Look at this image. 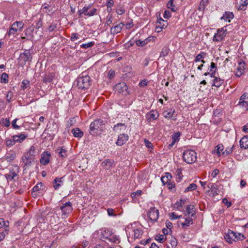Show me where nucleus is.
<instances>
[{"label":"nucleus","instance_id":"obj_34","mask_svg":"<svg viewBox=\"0 0 248 248\" xmlns=\"http://www.w3.org/2000/svg\"><path fill=\"white\" fill-rule=\"evenodd\" d=\"M149 38H147L146 39H144V40H137L135 41V43L137 46H145L149 41Z\"/></svg>","mask_w":248,"mask_h":248},{"label":"nucleus","instance_id":"obj_62","mask_svg":"<svg viewBox=\"0 0 248 248\" xmlns=\"http://www.w3.org/2000/svg\"><path fill=\"white\" fill-rule=\"evenodd\" d=\"M116 12L118 15H122L125 13V10L122 7H120L116 10Z\"/></svg>","mask_w":248,"mask_h":248},{"label":"nucleus","instance_id":"obj_33","mask_svg":"<svg viewBox=\"0 0 248 248\" xmlns=\"http://www.w3.org/2000/svg\"><path fill=\"white\" fill-rule=\"evenodd\" d=\"M148 119H152L153 120H156L159 116L158 113L156 111L152 110L148 114Z\"/></svg>","mask_w":248,"mask_h":248},{"label":"nucleus","instance_id":"obj_26","mask_svg":"<svg viewBox=\"0 0 248 248\" xmlns=\"http://www.w3.org/2000/svg\"><path fill=\"white\" fill-rule=\"evenodd\" d=\"M24 163V170H25L34 164L35 159L32 160H21Z\"/></svg>","mask_w":248,"mask_h":248},{"label":"nucleus","instance_id":"obj_50","mask_svg":"<svg viewBox=\"0 0 248 248\" xmlns=\"http://www.w3.org/2000/svg\"><path fill=\"white\" fill-rule=\"evenodd\" d=\"M94 44V42H91L86 44H83L80 46V47L85 49L92 47Z\"/></svg>","mask_w":248,"mask_h":248},{"label":"nucleus","instance_id":"obj_36","mask_svg":"<svg viewBox=\"0 0 248 248\" xmlns=\"http://www.w3.org/2000/svg\"><path fill=\"white\" fill-rule=\"evenodd\" d=\"M124 126H125L124 124L118 123L114 125V128H113V130L115 132L119 133L122 130V127H124Z\"/></svg>","mask_w":248,"mask_h":248},{"label":"nucleus","instance_id":"obj_46","mask_svg":"<svg viewBox=\"0 0 248 248\" xmlns=\"http://www.w3.org/2000/svg\"><path fill=\"white\" fill-rule=\"evenodd\" d=\"M234 146L232 145L231 147H228L226 149L222 152V154L224 156H227L228 155L232 153Z\"/></svg>","mask_w":248,"mask_h":248},{"label":"nucleus","instance_id":"obj_14","mask_svg":"<svg viewBox=\"0 0 248 248\" xmlns=\"http://www.w3.org/2000/svg\"><path fill=\"white\" fill-rule=\"evenodd\" d=\"M224 238L228 243H232L233 241H234L235 238H236V232L229 230L227 233L224 236Z\"/></svg>","mask_w":248,"mask_h":248},{"label":"nucleus","instance_id":"obj_44","mask_svg":"<svg viewBox=\"0 0 248 248\" xmlns=\"http://www.w3.org/2000/svg\"><path fill=\"white\" fill-rule=\"evenodd\" d=\"M35 159V158H34V157H33L31 155L29 154L27 152L24 154L23 155L21 158V160H32Z\"/></svg>","mask_w":248,"mask_h":248},{"label":"nucleus","instance_id":"obj_38","mask_svg":"<svg viewBox=\"0 0 248 248\" xmlns=\"http://www.w3.org/2000/svg\"><path fill=\"white\" fill-rule=\"evenodd\" d=\"M43 184L42 183H38L36 186H35L33 188V192H36L39 191L43 189Z\"/></svg>","mask_w":248,"mask_h":248},{"label":"nucleus","instance_id":"obj_47","mask_svg":"<svg viewBox=\"0 0 248 248\" xmlns=\"http://www.w3.org/2000/svg\"><path fill=\"white\" fill-rule=\"evenodd\" d=\"M1 82L7 83L8 82V75L5 73H3L1 75Z\"/></svg>","mask_w":248,"mask_h":248},{"label":"nucleus","instance_id":"obj_11","mask_svg":"<svg viewBox=\"0 0 248 248\" xmlns=\"http://www.w3.org/2000/svg\"><path fill=\"white\" fill-rule=\"evenodd\" d=\"M51 156V154L49 152L46 151L44 152L40 159V162L41 164L46 165L49 162V159Z\"/></svg>","mask_w":248,"mask_h":248},{"label":"nucleus","instance_id":"obj_23","mask_svg":"<svg viewBox=\"0 0 248 248\" xmlns=\"http://www.w3.org/2000/svg\"><path fill=\"white\" fill-rule=\"evenodd\" d=\"M186 215L193 217L195 214V211L194 210V206L193 205H189L187 206L186 209Z\"/></svg>","mask_w":248,"mask_h":248},{"label":"nucleus","instance_id":"obj_9","mask_svg":"<svg viewBox=\"0 0 248 248\" xmlns=\"http://www.w3.org/2000/svg\"><path fill=\"white\" fill-rule=\"evenodd\" d=\"M100 239L111 240V236L112 232L111 231L106 228H103L100 230Z\"/></svg>","mask_w":248,"mask_h":248},{"label":"nucleus","instance_id":"obj_59","mask_svg":"<svg viewBox=\"0 0 248 248\" xmlns=\"http://www.w3.org/2000/svg\"><path fill=\"white\" fill-rule=\"evenodd\" d=\"M13 96V94L11 92H8L6 95V100L8 102H10Z\"/></svg>","mask_w":248,"mask_h":248},{"label":"nucleus","instance_id":"obj_31","mask_svg":"<svg viewBox=\"0 0 248 248\" xmlns=\"http://www.w3.org/2000/svg\"><path fill=\"white\" fill-rule=\"evenodd\" d=\"M62 178H56L54 180V188L55 190H57L61 186V183H62Z\"/></svg>","mask_w":248,"mask_h":248},{"label":"nucleus","instance_id":"obj_12","mask_svg":"<svg viewBox=\"0 0 248 248\" xmlns=\"http://www.w3.org/2000/svg\"><path fill=\"white\" fill-rule=\"evenodd\" d=\"M114 89L119 93H123L124 92H126L127 87L125 82H120L115 85Z\"/></svg>","mask_w":248,"mask_h":248},{"label":"nucleus","instance_id":"obj_3","mask_svg":"<svg viewBox=\"0 0 248 248\" xmlns=\"http://www.w3.org/2000/svg\"><path fill=\"white\" fill-rule=\"evenodd\" d=\"M32 56L30 50H25L20 54L18 58V63L21 65H25L26 63L30 64L32 61Z\"/></svg>","mask_w":248,"mask_h":248},{"label":"nucleus","instance_id":"obj_18","mask_svg":"<svg viewBox=\"0 0 248 248\" xmlns=\"http://www.w3.org/2000/svg\"><path fill=\"white\" fill-rule=\"evenodd\" d=\"M124 24L123 23H120L118 25H117L114 27L111 28L110 29L111 34H115L120 32Z\"/></svg>","mask_w":248,"mask_h":248},{"label":"nucleus","instance_id":"obj_63","mask_svg":"<svg viewBox=\"0 0 248 248\" xmlns=\"http://www.w3.org/2000/svg\"><path fill=\"white\" fill-rule=\"evenodd\" d=\"M79 35L77 33H73L71 34V40L72 41H74L76 39H78V38Z\"/></svg>","mask_w":248,"mask_h":248},{"label":"nucleus","instance_id":"obj_16","mask_svg":"<svg viewBox=\"0 0 248 248\" xmlns=\"http://www.w3.org/2000/svg\"><path fill=\"white\" fill-rule=\"evenodd\" d=\"M114 161L110 159H106L102 163V166L105 170H109L113 166Z\"/></svg>","mask_w":248,"mask_h":248},{"label":"nucleus","instance_id":"obj_19","mask_svg":"<svg viewBox=\"0 0 248 248\" xmlns=\"http://www.w3.org/2000/svg\"><path fill=\"white\" fill-rule=\"evenodd\" d=\"M16 152L14 151H10L5 155V159L8 162L13 161L16 157Z\"/></svg>","mask_w":248,"mask_h":248},{"label":"nucleus","instance_id":"obj_49","mask_svg":"<svg viewBox=\"0 0 248 248\" xmlns=\"http://www.w3.org/2000/svg\"><path fill=\"white\" fill-rule=\"evenodd\" d=\"M35 149H36V148H35V146L34 145H32L30 147V148L29 150V151L28 152H27V153H28L29 154L31 155L33 157H34V158H35V154L36 153Z\"/></svg>","mask_w":248,"mask_h":248},{"label":"nucleus","instance_id":"obj_64","mask_svg":"<svg viewBox=\"0 0 248 248\" xmlns=\"http://www.w3.org/2000/svg\"><path fill=\"white\" fill-rule=\"evenodd\" d=\"M144 142L145 146L148 148H152L153 145L147 139H144Z\"/></svg>","mask_w":248,"mask_h":248},{"label":"nucleus","instance_id":"obj_4","mask_svg":"<svg viewBox=\"0 0 248 248\" xmlns=\"http://www.w3.org/2000/svg\"><path fill=\"white\" fill-rule=\"evenodd\" d=\"M183 158L185 162L187 164H192L197 160V154L192 150H187L184 152Z\"/></svg>","mask_w":248,"mask_h":248},{"label":"nucleus","instance_id":"obj_28","mask_svg":"<svg viewBox=\"0 0 248 248\" xmlns=\"http://www.w3.org/2000/svg\"><path fill=\"white\" fill-rule=\"evenodd\" d=\"M27 137V136L23 134H21L19 135L13 136L14 140H16V142H18L19 143H21L22 141L26 139Z\"/></svg>","mask_w":248,"mask_h":248},{"label":"nucleus","instance_id":"obj_22","mask_svg":"<svg viewBox=\"0 0 248 248\" xmlns=\"http://www.w3.org/2000/svg\"><path fill=\"white\" fill-rule=\"evenodd\" d=\"M133 233L132 234L134 239L140 238L143 233V231L140 229H136L133 231Z\"/></svg>","mask_w":248,"mask_h":248},{"label":"nucleus","instance_id":"obj_10","mask_svg":"<svg viewBox=\"0 0 248 248\" xmlns=\"http://www.w3.org/2000/svg\"><path fill=\"white\" fill-rule=\"evenodd\" d=\"M208 187L209 189L207 191V194L211 197H215L217 193V188L216 185L213 184H209L208 185Z\"/></svg>","mask_w":248,"mask_h":248},{"label":"nucleus","instance_id":"obj_6","mask_svg":"<svg viewBox=\"0 0 248 248\" xmlns=\"http://www.w3.org/2000/svg\"><path fill=\"white\" fill-rule=\"evenodd\" d=\"M60 209L62 212V216H64V217H67V215L70 214L73 210L71 202H66L61 206Z\"/></svg>","mask_w":248,"mask_h":248},{"label":"nucleus","instance_id":"obj_30","mask_svg":"<svg viewBox=\"0 0 248 248\" xmlns=\"http://www.w3.org/2000/svg\"><path fill=\"white\" fill-rule=\"evenodd\" d=\"M175 110L170 108L169 110H165L163 112V114L166 118H170L173 117Z\"/></svg>","mask_w":248,"mask_h":248},{"label":"nucleus","instance_id":"obj_61","mask_svg":"<svg viewBox=\"0 0 248 248\" xmlns=\"http://www.w3.org/2000/svg\"><path fill=\"white\" fill-rule=\"evenodd\" d=\"M17 121V119L16 118L12 122V126L13 127V128L16 129H18L20 127L19 126L17 125L16 124Z\"/></svg>","mask_w":248,"mask_h":248},{"label":"nucleus","instance_id":"obj_53","mask_svg":"<svg viewBox=\"0 0 248 248\" xmlns=\"http://www.w3.org/2000/svg\"><path fill=\"white\" fill-rule=\"evenodd\" d=\"M16 142V141L14 140V139L13 137L12 139L6 140L5 143L7 146H11L14 145Z\"/></svg>","mask_w":248,"mask_h":248},{"label":"nucleus","instance_id":"obj_5","mask_svg":"<svg viewBox=\"0 0 248 248\" xmlns=\"http://www.w3.org/2000/svg\"><path fill=\"white\" fill-rule=\"evenodd\" d=\"M77 86L81 89H88L90 86V77L88 75H82L77 79Z\"/></svg>","mask_w":248,"mask_h":248},{"label":"nucleus","instance_id":"obj_48","mask_svg":"<svg viewBox=\"0 0 248 248\" xmlns=\"http://www.w3.org/2000/svg\"><path fill=\"white\" fill-rule=\"evenodd\" d=\"M197 188V185L194 183H192L189 185V186L186 188L185 190V192H187L189 191H192L195 189Z\"/></svg>","mask_w":248,"mask_h":248},{"label":"nucleus","instance_id":"obj_55","mask_svg":"<svg viewBox=\"0 0 248 248\" xmlns=\"http://www.w3.org/2000/svg\"><path fill=\"white\" fill-rule=\"evenodd\" d=\"M239 104L240 105H241L243 107H244L245 108L246 110H247L248 109V103L247 101H245V100H243L242 101L239 102Z\"/></svg>","mask_w":248,"mask_h":248},{"label":"nucleus","instance_id":"obj_13","mask_svg":"<svg viewBox=\"0 0 248 248\" xmlns=\"http://www.w3.org/2000/svg\"><path fill=\"white\" fill-rule=\"evenodd\" d=\"M246 63L244 62H238V66L237 68V71L235 73V76L237 77H240L244 73Z\"/></svg>","mask_w":248,"mask_h":248},{"label":"nucleus","instance_id":"obj_56","mask_svg":"<svg viewBox=\"0 0 248 248\" xmlns=\"http://www.w3.org/2000/svg\"><path fill=\"white\" fill-rule=\"evenodd\" d=\"M244 238V236L242 234L236 232V238H235L234 241L243 240Z\"/></svg>","mask_w":248,"mask_h":248},{"label":"nucleus","instance_id":"obj_27","mask_svg":"<svg viewBox=\"0 0 248 248\" xmlns=\"http://www.w3.org/2000/svg\"><path fill=\"white\" fill-rule=\"evenodd\" d=\"M72 132L75 137L81 138L83 136V132L78 128L73 129Z\"/></svg>","mask_w":248,"mask_h":248},{"label":"nucleus","instance_id":"obj_37","mask_svg":"<svg viewBox=\"0 0 248 248\" xmlns=\"http://www.w3.org/2000/svg\"><path fill=\"white\" fill-rule=\"evenodd\" d=\"M76 123V120L75 117L70 118L66 123V128H69L70 127L73 126Z\"/></svg>","mask_w":248,"mask_h":248},{"label":"nucleus","instance_id":"obj_2","mask_svg":"<svg viewBox=\"0 0 248 248\" xmlns=\"http://www.w3.org/2000/svg\"><path fill=\"white\" fill-rule=\"evenodd\" d=\"M97 9L93 7L92 4L84 6L82 9L78 11V14L79 17H82L83 16H92L96 14Z\"/></svg>","mask_w":248,"mask_h":248},{"label":"nucleus","instance_id":"obj_41","mask_svg":"<svg viewBox=\"0 0 248 248\" xmlns=\"http://www.w3.org/2000/svg\"><path fill=\"white\" fill-rule=\"evenodd\" d=\"M186 202V199H181L179 202H177L175 204L174 207L179 210V207H182L184 204H185Z\"/></svg>","mask_w":248,"mask_h":248},{"label":"nucleus","instance_id":"obj_29","mask_svg":"<svg viewBox=\"0 0 248 248\" xmlns=\"http://www.w3.org/2000/svg\"><path fill=\"white\" fill-rule=\"evenodd\" d=\"M192 224H193V219L191 217H188L185 218V221L184 222L181 223V225L183 229H185Z\"/></svg>","mask_w":248,"mask_h":248},{"label":"nucleus","instance_id":"obj_54","mask_svg":"<svg viewBox=\"0 0 248 248\" xmlns=\"http://www.w3.org/2000/svg\"><path fill=\"white\" fill-rule=\"evenodd\" d=\"M22 86H21V88L23 89H27L29 85H30V81L28 80H23L22 82Z\"/></svg>","mask_w":248,"mask_h":248},{"label":"nucleus","instance_id":"obj_42","mask_svg":"<svg viewBox=\"0 0 248 248\" xmlns=\"http://www.w3.org/2000/svg\"><path fill=\"white\" fill-rule=\"evenodd\" d=\"M155 239L159 243H163L166 239V237L164 235H157L155 237Z\"/></svg>","mask_w":248,"mask_h":248},{"label":"nucleus","instance_id":"obj_51","mask_svg":"<svg viewBox=\"0 0 248 248\" xmlns=\"http://www.w3.org/2000/svg\"><path fill=\"white\" fill-rule=\"evenodd\" d=\"M17 31L16 29L15 28H14L11 26V28L9 29V31L7 32L6 34V35H14Z\"/></svg>","mask_w":248,"mask_h":248},{"label":"nucleus","instance_id":"obj_8","mask_svg":"<svg viewBox=\"0 0 248 248\" xmlns=\"http://www.w3.org/2000/svg\"><path fill=\"white\" fill-rule=\"evenodd\" d=\"M148 216L151 220L157 221L159 217V212L155 207H152L148 213Z\"/></svg>","mask_w":248,"mask_h":248},{"label":"nucleus","instance_id":"obj_15","mask_svg":"<svg viewBox=\"0 0 248 248\" xmlns=\"http://www.w3.org/2000/svg\"><path fill=\"white\" fill-rule=\"evenodd\" d=\"M128 140V136L127 134H122L118 136V140L116 142L118 146L124 145Z\"/></svg>","mask_w":248,"mask_h":248},{"label":"nucleus","instance_id":"obj_20","mask_svg":"<svg viewBox=\"0 0 248 248\" xmlns=\"http://www.w3.org/2000/svg\"><path fill=\"white\" fill-rule=\"evenodd\" d=\"M240 146L241 148H248V136L243 137L240 140Z\"/></svg>","mask_w":248,"mask_h":248},{"label":"nucleus","instance_id":"obj_24","mask_svg":"<svg viewBox=\"0 0 248 248\" xmlns=\"http://www.w3.org/2000/svg\"><path fill=\"white\" fill-rule=\"evenodd\" d=\"M240 5L237 6L238 10L244 11L247 9V6L248 5V0H241Z\"/></svg>","mask_w":248,"mask_h":248},{"label":"nucleus","instance_id":"obj_17","mask_svg":"<svg viewBox=\"0 0 248 248\" xmlns=\"http://www.w3.org/2000/svg\"><path fill=\"white\" fill-rule=\"evenodd\" d=\"M233 17L234 15L232 12H225L223 16L220 18V19L230 22L231 19L233 18Z\"/></svg>","mask_w":248,"mask_h":248},{"label":"nucleus","instance_id":"obj_1","mask_svg":"<svg viewBox=\"0 0 248 248\" xmlns=\"http://www.w3.org/2000/svg\"><path fill=\"white\" fill-rule=\"evenodd\" d=\"M104 129V122L101 119H96L90 124L89 132L93 136H96L101 134Z\"/></svg>","mask_w":248,"mask_h":248},{"label":"nucleus","instance_id":"obj_58","mask_svg":"<svg viewBox=\"0 0 248 248\" xmlns=\"http://www.w3.org/2000/svg\"><path fill=\"white\" fill-rule=\"evenodd\" d=\"M108 214L109 216H115V210L112 208H108L107 210Z\"/></svg>","mask_w":248,"mask_h":248},{"label":"nucleus","instance_id":"obj_57","mask_svg":"<svg viewBox=\"0 0 248 248\" xmlns=\"http://www.w3.org/2000/svg\"><path fill=\"white\" fill-rule=\"evenodd\" d=\"M2 124L6 127H9L10 125V122L9 119H3L2 120Z\"/></svg>","mask_w":248,"mask_h":248},{"label":"nucleus","instance_id":"obj_45","mask_svg":"<svg viewBox=\"0 0 248 248\" xmlns=\"http://www.w3.org/2000/svg\"><path fill=\"white\" fill-rule=\"evenodd\" d=\"M169 51V48L168 47H164L162 48L161 52H160V57L166 56L168 54Z\"/></svg>","mask_w":248,"mask_h":248},{"label":"nucleus","instance_id":"obj_25","mask_svg":"<svg viewBox=\"0 0 248 248\" xmlns=\"http://www.w3.org/2000/svg\"><path fill=\"white\" fill-rule=\"evenodd\" d=\"M54 77V75L52 73L46 74L44 77L43 81L46 83H50L53 80Z\"/></svg>","mask_w":248,"mask_h":248},{"label":"nucleus","instance_id":"obj_7","mask_svg":"<svg viewBox=\"0 0 248 248\" xmlns=\"http://www.w3.org/2000/svg\"><path fill=\"white\" fill-rule=\"evenodd\" d=\"M227 33L226 29L224 30V28L218 29L217 32L215 34L213 40L214 42H220L222 40L224 37Z\"/></svg>","mask_w":248,"mask_h":248},{"label":"nucleus","instance_id":"obj_43","mask_svg":"<svg viewBox=\"0 0 248 248\" xmlns=\"http://www.w3.org/2000/svg\"><path fill=\"white\" fill-rule=\"evenodd\" d=\"M206 56V53L203 52H202L201 53L198 54L195 59L196 62L201 61L202 59L204 58Z\"/></svg>","mask_w":248,"mask_h":248},{"label":"nucleus","instance_id":"obj_32","mask_svg":"<svg viewBox=\"0 0 248 248\" xmlns=\"http://www.w3.org/2000/svg\"><path fill=\"white\" fill-rule=\"evenodd\" d=\"M213 86H214L217 87H220L224 82V80L216 77L215 78L214 81H213Z\"/></svg>","mask_w":248,"mask_h":248},{"label":"nucleus","instance_id":"obj_40","mask_svg":"<svg viewBox=\"0 0 248 248\" xmlns=\"http://www.w3.org/2000/svg\"><path fill=\"white\" fill-rule=\"evenodd\" d=\"M17 176V174L15 171H10L9 173L5 175V177L8 180L14 179L15 177Z\"/></svg>","mask_w":248,"mask_h":248},{"label":"nucleus","instance_id":"obj_52","mask_svg":"<svg viewBox=\"0 0 248 248\" xmlns=\"http://www.w3.org/2000/svg\"><path fill=\"white\" fill-rule=\"evenodd\" d=\"M49 6L48 4L45 3L42 5L41 9L44 12L48 14L50 12V10L49 9Z\"/></svg>","mask_w":248,"mask_h":248},{"label":"nucleus","instance_id":"obj_39","mask_svg":"<svg viewBox=\"0 0 248 248\" xmlns=\"http://www.w3.org/2000/svg\"><path fill=\"white\" fill-rule=\"evenodd\" d=\"M173 0H170L167 3V7L170 9L172 12H175L177 10L176 7L173 4Z\"/></svg>","mask_w":248,"mask_h":248},{"label":"nucleus","instance_id":"obj_21","mask_svg":"<svg viewBox=\"0 0 248 248\" xmlns=\"http://www.w3.org/2000/svg\"><path fill=\"white\" fill-rule=\"evenodd\" d=\"M171 174L169 172H166L164 176L161 177V180L163 184L165 185L171 181Z\"/></svg>","mask_w":248,"mask_h":248},{"label":"nucleus","instance_id":"obj_35","mask_svg":"<svg viewBox=\"0 0 248 248\" xmlns=\"http://www.w3.org/2000/svg\"><path fill=\"white\" fill-rule=\"evenodd\" d=\"M66 152V150L63 149L62 147H61V148H58L56 150V153L58 154L61 155V156L62 157H65L67 156Z\"/></svg>","mask_w":248,"mask_h":248},{"label":"nucleus","instance_id":"obj_60","mask_svg":"<svg viewBox=\"0 0 248 248\" xmlns=\"http://www.w3.org/2000/svg\"><path fill=\"white\" fill-rule=\"evenodd\" d=\"M141 194V191L140 190H137V191L136 192H134L133 193H131V197L132 198H135L137 196H140Z\"/></svg>","mask_w":248,"mask_h":248}]
</instances>
